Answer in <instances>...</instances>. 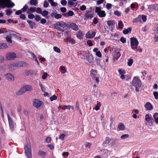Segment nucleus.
Returning a JSON list of instances; mask_svg holds the SVG:
<instances>
[{"label": "nucleus", "mask_w": 158, "mask_h": 158, "mask_svg": "<svg viewBox=\"0 0 158 158\" xmlns=\"http://www.w3.org/2000/svg\"><path fill=\"white\" fill-rule=\"evenodd\" d=\"M43 104V102L38 99H35L34 100L33 106L37 108L40 107Z\"/></svg>", "instance_id": "nucleus-9"}, {"label": "nucleus", "mask_w": 158, "mask_h": 158, "mask_svg": "<svg viewBox=\"0 0 158 158\" xmlns=\"http://www.w3.org/2000/svg\"><path fill=\"white\" fill-rule=\"evenodd\" d=\"M145 107L147 110H151L152 108V105L149 102H148L145 105Z\"/></svg>", "instance_id": "nucleus-28"}, {"label": "nucleus", "mask_w": 158, "mask_h": 158, "mask_svg": "<svg viewBox=\"0 0 158 158\" xmlns=\"http://www.w3.org/2000/svg\"><path fill=\"white\" fill-rule=\"evenodd\" d=\"M27 23L29 24L30 27L31 29H33L35 26V23L31 20H28L27 21Z\"/></svg>", "instance_id": "nucleus-19"}, {"label": "nucleus", "mask_w": 158, "mask_h": 158, "mask_svg": "<svg viewBox=\"0 0 158 158\" xmlns=\"http://www.w3.org/2000/svg\"><path fill=\"white\" fill-rule=\"evenodd\" d=\"M48 14V11L44 10L43 12H42L41 14L43 16H47Z\"/></svg>", "instance_id": "nucleus-40"}, {"label": "nucleus", "mask_w": 158, "mask_h": 158, "mask_svg": "<svg viewBox=\"0 0 158 158\" xmlns=\"http://www.w3.org/2000/svg\"><path fill=\"white\" fill-rule=\"evenodd\" d=\"M57 99V97L54 95L50 98V100L51 101H52L54 100H56Z\"/></svg>", "instance_id": "nucleus-43"}, {"label": "nucleus", "mask_w": 158, "mask_h": 158, "mask_svg": "<svg viewBox=\"0 0 158 158\" xmlns=\"http://www.w3.org/2000/svg\"><path fill=\"white\" fill-rule=\"evenodd\" d=\"M6 15H10L12 13L13 11L10 9H8L6 11Z\"/></svg>", "instance_id": "nucleus-41"}, {"label": "nucleus", "mask_w": 158, "mask_h": 158, "mask_svg": "<svg viewBox=\"0 0 158 158\" xmlns=\"http://www.w3.org/2000/svg\"><path fill=\"white\" fill-rule=\"evenodd\" d=\"M153 95L156 99H158V93L157 92H153Z\"/></svg>", "instance_id": "nucleus-62"}, {"label": "nucleus", "mask_w": 158, "mask_h": 158, "mask_svg": "<svg viewBox=\"0 0 158 158\" xmlns=\"http://www.w3.org/2000/svg\"><path fill=\"white\" fill-rule=\"evenodd\" d=\"M96 33L94 31H88L86 34V37L88 39H91L94 37Z\"/></svg>", "instance_id": "nucleus-13"}, {"label": "nucleus", "mask_w": 158, "mask_h": 158, "mask_svg": "<svg viewBox=\"0 0 158 158\" xmlns=\"http://www.w3.org/2000/svg\"><path fill=\"white\" fill-rule=\"evenodd\" d=\"M18 66V63H14L9 65V69L11 70H13L15 69V68Z\"/></svg>", "instance_id": "nucleus-24"}, {"label": "nucleus", "mask_w": 158, "mask_h": 158, "mask_svg": "<svg viewBox=\"0 0 158 158\" xmlns=\"http://www.w3.org/2000/svg\"><path fill=\"white\" fill-rule=\"evenodd\" d=\"M31 56L33 57V58L36 61V62L37 63L38 65H39L40 64L39 63L37 58L36 56L33 53L31 52Z\"/></svg>", "instance_id": "nucleus-33"}, {"label": "nucleus", "mask_w": 158, "mask_h": 158, "mask_svg": "<svg viewBox=\"0 0 158 158\" xmlns=\"http://www.w3.org/2000/svg\"><path fill=\"white\" fill-rule=\"evenodd\" d=\"M6 78L9 81H14V76L11 73H8L4 75Z\"/></svg>", "instance_id": "nucleus-11"}, {"label": "nucleus", "mask_w": 158, "mask_h": 158, "mask_svg": "<svg viewBox=\"0 0 158 158\" xmlns=\"http://www.w3.org/2000/svg\"><path fill=\"white\" fill-rule=\"evenodd\" d=\"M7 117L10 129L11 131H13L14 130V127L13 120L12 118L10 116L9 114H7Z\"/></svg>", "instance_id": "nucleus-8"}, {"label": "nucleus", "mask_w": 158, "mask_h": 158, "mask_svg": "<svg viewBox=\"0 0 158 158\" xmlns=\"http://www.w3.org/2000/svg\"><path fill=\"white\" fill-rule=\"evenodd\" d=\"M101 106V103L100 102H99V103H98L95 106V109L96 110H98L99 109L100 107Z\"/></svg>", "instance_id": "nucleus-42"}, {"label": "nucleus", "mask_w": 158, "mask_h": 158, "mask_svg": "<svg viewBox=\"0 0 158 158\" xmlns=\"http://www.w3.org/2000/svg\"><path fill=\"white\" fill-rule=\"evenodd\" d=\"M9 33L7 36L6 37V40H11L12 38L21 39L20 35L19 33L10 30H9Z\"/></svg>", "instance_id": "nucleus-3"}, {"label": "nucleus", "mask_w": 158, "mask_h": 158, "mask_svg": "<svg viewBox=\"0 0 158 158\" xmlns=\"http://www.w3.org/2000/svg\"><path fill=\"white\" fill-rule=\"evenodd\" d=\"M112 6V5L110 3H107L106 6V7L107 10L110 9Z\"/></svg>", "instance_id": "nucleus-53"}, {"label": "nucleus", "mask_w": 158, "mask_h": 158, "mask_svg": "<svg viewBox=\"0 0 158 158\" xmlns=\"http://www.w3.org/2000/svg\"><path fill=\"white\" fill-rule=\"evenodd\" d=\"M30 5L35 6L37 4V2L36 0H31L29 1Z\"/></svg>", "instance_id": "nucleus-32"}, {"label": "nucleus", "mask_w": 158, "mask_h": 158, "mask_svg": "<svg viewBox=\"0 0 158 158\" xmlns=\"http://www.w3.org/2000/svg\"><path fill=\"white\" fill-rule=\"evenodd\" d=\"M87 61L90 64L94 62V59L93 56L92 55H89L86 57Z\"/></svg>", "instance_id": "nucleus-16"}, {"label": "nucleus", "mask_w": 158, "mask_h": 158, "mask_svg": "<svg viewBox=\"0 0 158 158\" xmlns=\"http://www.w3.org/2000/svg\"><path fill=\"white\" fill-rule=\"evenodd\" d=\"M80 9L81 11L85 10L86 9V6L84 5H83L80 7Z\"/></svg>", "instance_id": "nucleus-59"}, {"label": "nucleus", "mask_w": 158, "mask_h": 158, "mask_svg": "<svg viewBox=\"0 0 158 158\" xmlns=\"http://www.w3.org/2000/svg\"><path fill=\"white\" fill-rule=\"evenodd\" d=\"M149 8H152L154 9L155 10H158V4H153L150 6Z\"/></svg>", "instance_id": "nucleus-27"}, {"label": "nucleus", "mask_w": 158, "mask_h": 158, "mask_svg": "<svg viewBox=\"0 0 158 158\" xmlns=\"http://www.w3.org/2000/svg\"><path fill=\"white\" fill-rule=\"evenodd\" d=\"M133 63V60L132 59H130L128 60L127 62L128 65L130 66L132 65Z\"/></svg>", "instance_id": "nucleus-45"}, {"label": "nucleus", "mask_w": 158, "mask_h": 158, "mask_svg": "<svg viewBox=\"0 0 158 158\" xmlns=\"http://www.w3.org/2000/svg\"><path fill=\"white\" fill-rule=\"evenodd\" d=\"M89 135L91 137L94 138L97 135V133L94 131H92L90 132Z\"/></svg>", "instance_id": "nucleus-36"}, {"label": "nucleus", "mask_w": 158, "mask_h": 158, "mask_svg": "<svg viewBox=\"0 0 158 158\" xmlns=\"http://www.w3.org/2000/svg\"><path fill=\"white\" fill-rule=\"evenodd\" d=\"M119 73L121 75H123L125 73V72L124 70L120 69L118 70Z\"/></svg>", "instance_id": "nucleus-58"}, {"label": "nucleus", "mask_w": 158, "mask_h": 158, "mask_svg": "<svg viewBox=\"0 0 158 158\" xmlns=\"http://www.w3.org/2000/svg\"><path fill=\"white\" fill-rule=\"evenodd\" d=\"M131 47L133 49L137 48L139 42L138 40H131Z\"/></svg>", "instance_id": "nucleus-12"}, {"label": "nucleus", "mask_w": 158, "mask_h": 158, "mask_svg": "<svg viewBox=\"0 0 158 158\" xmlns=\"http://www.w3.org/2000/svg\"><path fill=\"white\" fill-rule=\"evenodd\" d=\"M123 23L122 21H118V27L119 29H121L123 28Z\"/></svg>", "instance_id": "nucleus-39"}, {"label": "nucleus", "mask_w": 158, "mask_h": 158, "mask_svg": "<svg viewBox=\"0 0 158 158\" xmlns=\"http://www.w3.org/2000/svg\"><path fill=\"white\" fill-rule=\"evenodd\" d=\"M35 19L36 21H38L41 20V17L39 15H36L35 16Z\"/></svg>", "instance_id": "nucleus-54"}, {"label": "nucleus", "mask_w": 158, "mask_h": 158, "mask_svg": "<svg viewBox=\"0 0 158 158\" xmlns=\"http://www.w3.org/2000/svg\"><path fill=\"white\" fill-rule=\"evenodd\" d=\"M91 10H87L86 11V12L84 15V19H91L93 17V15L91 14Z\"/></svg>", "instance_id": "nucleus-10"}, {"label": "nucleus", "mask_w": 158, "mask_h": 158, "mask_svg": "<svg viewBox=\"0 0 158 158\" xmlns=\"http://www.w3.org/2000/svg\"><path fill=\"white\" fill-rule=\"evenodd\" d=\"M23 87L25 92L27 91H31L32 89L31 86L29 85H26L23 86Z\"/></svg>", "instance_id": "nucleus-21"}, {"label": "nucleus", "mask_w": 158, "mask_h": 158, "mask_svg": "<svg viewBox=\"0 0 158 158\" xmlns=\"http://www.w3.org/2000/svg\"><path fill=\"white\" fill-rule=\"evenodd\" d=\"M9 30L7 31L6 28H0V34H3L4 36H7L9 33Z\"/></svg>", "instance_id": "nucleus-15"}, {"label": "nucleus", "mask_w": 158, "mask_h": 158, "mask_svg": "<svg viewBox=\"0 0 158 158\" xmlns=\"http://www.w3.org/2000/svg\"><path fill=\"white\" fill-rule=\"evenodd\" d=\"M107 23L109 26L110 27L114 24V21L112 20H108L107 21Z\"/></svg>", "instance_id": "nucleus-30"}, {"label": "nucleus", "mask_w": 158, "mask_h": 158, "mask_svg": "<svg viewBox=\"0 0 158 158\" xmlns=\"http://www.w3.org/2000/svg\"><path fill=\"white\" fill-rule=\"evenodd\" d=\"M39 85L40 86V87L41 88V90L43 92H44L45 90V87L43 86V85L42 84L41 82H40L39 83Z\"/></svg>", "instance_id": "nucleus-46"}, {"label": "nucleus", "mask_w": 158, "mask_h": 158, "mask_svg": "<svg viewBox=\"0 0 158 158\" xmlns=\"http://www.w3.org/2000/svg\"><path fill=\"white\" fill-rule=\"evenodd\" d=\"M112 140V139H110L109 137H107L106 138L105 140L103 142L102 145L103 146H105L106 144H109Z\"/></svg>", "instance_id": "nucleus-22"}, {"label": "nucleus", "mask_w": 158, "mask_h": 158, "mask_svg": "<svg viewBox=\"0 0 158 158\" xmlns=\"http://www.w3.org/2000/svg\"><path fill=\"white\" fill-rule=\"evenodd\" d=\"M36 7H31L30 8V10L32 12V13L35 12L36 11Z\"/></svg>", "instance_id": "nucleus-50"}, {"label": "nucleus", "mask_w": 158, "mask_h": 158, "mask_svg": "<svg viewBox=\"0 0 158 158\" xmlns=\"http://www.w3.org/2000/svg\"><path fill=\"white\" fill-rule=\"evenodd\" d=\"M25 92L24 90L23 87L16 92V94L17 95H22Z\"/></svg>", "instance_id": "nucleus-20"}, {"label": "nucleus", "mask_w": 158, "mask_h": 158, "mask_svg": "<svg viewBox=\"0 0 158 158\" xmlns=\"http://www.w3.org/2000/svg\"><path fill=\"white\" fill-rule=\"evenodd\" d=\"M69 26L70 28L74 31H77L79 29L77 25L73 23H71Z\"/></svg>", "instance_id": "nucleus-14"}, {"label": "nucleus", "mask_w": 158, "mask_h": 158, "mask_svg": "<svg viewBox=\"0 0 158 158\" xmlns=\"http://www.w3.org/2000/svg\"><path fill=\"white\" fill-rule=\"evenodd\" d=\"M145 120L147 122H149L152 120V118L151 114H147L145 116Z\"/></svg>", "instance_id": "nucleus-23"}, {"label": "nucleus", "mask_w": 158, "mask_h": 158, "mask_svg": "<svg viewBox=\"0 0 158 158\" xmlns=\"http://www.w3.org/2000/svg\"><path fill=\"white\" fill-rule=\"evenodd\" d=\"M118 127L121 130H124V125L122 123H120L118 124Z\"/></svg>", "instance_id": "nucleus-34"}, {"label": "nucleus", "mask_w": 158, "mask_h": 158, "mask_svg": "<svg viewBox=\"0 0 158 158\" xmlns=\"http://www.w3.org/2000/svg\"><path fill=\"white\" fill-rule=\"evenodd\" d=\"M129 137V135L128 134H126L122 135L121 137V138L122 139H125Z\"/></svg>", "instance_id": "nucleus-44"}, {"label": "nucleus", "mask_w": 158, "mask_h": 158, "mask_svg": "<svg viewBox=\"0 0 158 158\" xmlns=\"http://www.w3.org/2000/svg\"><path fill=\"white\" fill-rule=\"evenodd\" d=\"M25 153L27 158H32V154L30 143H27L24 147Z\"/></svg>", "instance_id": "nucleus-4"}, {"label": "nucleus", "mask_w": 158, "mask_h": 158, "mask_svg": "<svg viewBox=\"0 0 158 158\" xmlns=\"http://www.w3.org/2000/svg\"><path fill=\"white\" fill-rule=\"evenodd\" d=\"M4 2L5 3H1L2 8H4L6 7L11 8H12L15 5L14 3L11 2V1L10 2L6 1Z\"/></svg>", "instance_id": "nucleus-7"}, {"label": "nucleus", "mask_w": 158, "mask_h": 158, "mask_svg": "<svg viewBox=\"0 0 158 158\" xmlns=\"http://www.w3.org/2000/svg\"><path fill=\"white\" fill-rule=\"evenodd\" d=\"M60 3L62 5L65 6L67 4V2L65 0H61Z\"/></svg>", "instance_id": "nucleus-51"}, {"label": "nucleus", "mask_w": 158, "mask_h": 158, "mask_svg": "<svg viewBox=\"0 0 158 158\" xmlns=\"http://www.w3.org/2000/svg\"><path fill=\"white\" fill-rule=\"evenodd\" d=\"M74 14L72 10H69L67 13H64L63 15L66 17H69V16H71Z\"/></svg>", "instance_id": "nucleus-18"}, {"label": "nucleus", "mask_w": 158, "mask_h": 158, "mask_svg": "<svg viewBox=\"0 0 158 158\" xmlns=\"http://www.w3.org/2000/svg\"><path fill=\"white\" fill-rule=\"evenodd\" d=\"M39 156L44 157L46 155V153L45 152L42 151H40L38 152Z\"/></svg>", "instance_id": "nucleus-35"}, {"label": "nucleus", "mask_w": 158, "mask_h": 158, "mask_svg": "<svg viewBox=\"0 0 158 158\" xmlns=\"http://www.w3.org/2000/svg\"><path fill=\"white\" fill-rule=\"evenodd\" d=\"M6 44L5 43H0V49H4L7 48Z\"/></svg>", "instance_id": "nucleus-31"}, {"label": "nucleus", "mask_w": 158, "mask_h": 158, "mask_svg": "<svg viewBox=\"0 0 158 158\" xmlns=\"http://www.w3.org/2000/svg\"><path fill=\"white\" fill-rule=\"evenodd\" d=\"M153 118L156 123L158 124V113H155L153 115Z\"/></svg>", "instance_id": "nucleus-29"}, {"label": "nucleus", "mask_w": 158, "mask_h": 158, "mask_svg": "<svg viewBox=\"0 0 158 158\" xmlns=\"http://www.w3.org/2000/svg\"><path fill=\"white\" fill-rule=\"evenodd\" d=\"M77 37L78 39H81L83 36L82 33L81 31L78 32L76 34Z\"/></svg>", "instance_id": "nucleus-37"}, {"label": "nucleus", "mask_w": 158, "mask_h": 158, "mask_svg": "<svg viewBox=\"0 0 158 158\" xmlns=\"http://www.w3.org/2000/svg\"><path fill=\"white\" fill-rule=\"evenodd\" d=\"M55 28L58 31L63 32L64 30L62 28H60V27L62 28L66 29L67 27V25L66 23L63 21H59L57 22L56 23L54 24Z\"/></svg>", "instance_id": "nucleus-1"}, {"label": "nucleus", "mask_w": 158, "mask_h": 158, "mask_svg": "<svg viewBox=\"0 0 158 158\" xmlns=\"http://www.w3.org/2000/svg\"><path fill=\"white\" fill-rule=\"evenodd\" d=\"M132 85L135 88V90L137 92L139 91V88L141 87L142 85L141 81L137 77H134L132 81Z\"/></svg>", "instance_id": "nucleus-2"}, {"label": "nucleus", "mask_w": 158, "mask_h": 158, "mask_svg": "<svg viewBox=\"0 0 158 158\" xmlns=\"http://www.w3.org/2000/svg\"><path fill=\"white\" fill-rule=\"evenodd\" d=\"M60 69L63 71L62 73H65L66 72V70H65V68L64 66H61L60 68Z\"/></svg>", "instance_id": "nucleus-60"}, {"label": "nucleus", "mask_w": 158, "mask_h": 158, "mask_svg": "<svg viewBox=\"0 0 158 158\" xmlns=\"http://www.w3.org/2000/svg\"><path fill=\"white\" fill-rule=\"evenodd\" d=\"M60 10L62 13H64L66 12L67 10L65 7H62L60 8Z\"/></svg>", "instance_id": "nucleus-64"}, {"label": "nucleus", "mask_w": 158, "mask_h": 158, "mask_svg": "<svg viewBox=\"0 0 158 158\" xmlns=\"http://www.w3.org/2000/svg\"><path fill=\"white\" fill-rule=\"evenodd\" d=\"M16 58V54L14 52H9L6 56V58L7 60H14Z\"/></svg>", "instance_id": "nucleus-6"}, {"label": "nucleus", "mask_w": 158, "mask_h": 158, "mask_svg": "<svg viewBox=\"0 0 158 158\" xmlns=\"http://www.w3.org/2000/svg\"><path fill=\"white\" fill-rule=\"evenodd\" d=\"M90 75L91 76L93 80H94L96 76L97 71L94 69H92L90 71Z\"/></svg>", "instance_id": "nucleus-17"}, {"label": "nucleus", "mask_w": 158, "mask_h": 158, "mask_svg": "<svg viewBox=\"0 0 158 158\" xmlns=\"http://www.w3.org/2000/svg\"><path fill=\"white\" fill-rule=\"evenodd\" d=\"M49 6L48 3L46 1H44L43 6L44 7L46 8L48 7Z\"/></svg>", "instance_id": "nucleus-52"}, {"label": "nucleus", "mask_w": 158, "mask_h": 158, "mask_svg": "<svg viewBox=\"0 0 158 158\" xmlns=\"http://www.w3.org/2000/svg\"><path fill=\"white\" fill-rule=\"evenodd\" d=\"M131 31V28L129 27L127 29H125L123 31V33L125 34H127L129 32H130Z\"/></svg>", "instance_id": "nucleus-26"}, {"label": "nucleus", "mask_w": 158, "mask_h": 158, "mask_svg": "<svg viewBox=\"0 0 158 158\" xmlns=\"http://www.w3.org/2000/svg\"><path fill=\"white\" fill-rule=\"evenodd\" d=\"M62 17V15L60 14H58L56 13L55 15V18L56 19L61 18Z\"/></svg>", "instance_id": "nucleus-47"}, {"label": "nucleus", "mask_w": 158, "mask_h": 158, "mask_svg": "<svg viewBox=\"0 0 158 158\" xmlns=\"http://www.w3.org/2000/svg\"><path fill=\"white\" fill-rule=\"evenodd\" d=\"M52 6L55 7L57 6L58 4L57 2H55L53 1L52 3L50 4Z\"/></svg>", "instance_id": "nucleus-61"}, {"label": "nucleus", "mask_w": 158, "mask_h": 158, "mask_svg": "<svg viewBox=\"0 0 158 158\" xmlns=\"http://www.w3.org/2000/svg\"><path fill=\"white\" fill-rule=\"evenodd\" d=\"M53 49L55 51L58 53H60V49L58 47H53Z\"/></svg>", "instance_id": "nucleus-49"}, {"label": "nucleus", "mask_w": 158, "mask_h": 158, "mask_svg": "<svg viewBox=\"0 0 158 158\" xmlns=\"http://www.w3.org/2000/svg\"><path fill=\"white\" fill-rule=\"evenodd\" d=\"M28 6L26 4L24 6H23V7L21 9L22 12H25L28 9Z\"/></svg>", "instance_id": "nucleus-38"}, {"label": "nucleus", "mask_w": 158, "mask_h": 158, "mask_svg": "<svg viewBox=\"0 0 158 158\" xmlns=\"http://www.w3.org/2000/svg\"><path fill=\"white\" fill-rule=\"evenodd\" d=\"M20 18L23 20H24L26 18L25 15L24 14H21L19 16Z\"/></svg>", "instance_id": "nucleus-63"}, {"label": "nucleus", "mask_w": 158, "mask_h": 158, "mask_svg": "<svg viewBox=\"0 0 158 158\" xmlns=\"http://www.w3.org/2000/svg\"><path fill=\"white\" fill-rule=\"evenodd\" d=\"M91 144L89 142H86L85 143V146L86 148H90L91 146Z\"/></svg>", "instance_id": "nucleus-56"}, {"label": "nucleus", "mask_w": 158, "mask_h": 158, "mask_svg": "<svg viewBox=\"0 0 158 158\" xmlns=\"http://www.w3.org/2000/svg\"><path fill=\"white\" fill-rule=\"evenodd\" d=\"M119 52H117L115 53L113 57V60L114 61H116L120 56V55H119Z\"/></svg>", "instance_id": "nucleus-25"}, {"label": "nucleus", "mask_w": 158, "mask_h": 158, "mask_svg": "<svg viewBox=\"0 0 158 158\" xmlns=\"http://www.w3.org/2000/svg\"><path fill=\"white\" fill-rule=\"evenodd\" d=\"M95 12L97 14L99 17L102 18L106 16V14L104 10H101V8L96 6L95 7Z\"/></svg>", "instance_id": "nucleus-5"}, {"label": "nucleus", "mask_w": 158, "mask_h": 158, "mask_svg": "<svg viewBox=\"0 0 158 158\" xmlns=\"http://www.w3.org/2000/svg\"><path fill=\"white\" fill-rule=\"evenodd\" d=\"M48 76V73H47L44 72L43 73V75L42 76V78L43 79H45Z\"/></svg>", "instance_id": "nucleus-57"}, {"label": "nucleus", "mask_w": 158, "mask_h": 158, "mask_svg": "<svg viewBox=\"0 0 158 158\" xmlns=\"http://www.w3.org/2000/svg\"><path fill=\"white\" fill-rule=\"evenodd\" d=\"M42 10L41 9L40 7L36 8V13L40 14H41L42 13Z\"/></svg>", "instance_id": "nucleus-48"}, {"label": "nucleus", "mask_w": 158, "mask_h": 158, "mask_svg": "<svg viewBox=\"0 0 158 158\" xmlns=\"http://www.w3.org/2000/svg\"><path fill=\"white\" fill-rule=\"evenodd\" d=\"M74 5V3L72 1L70 0L68 2V5L70 6L69 7H71L72 6Z\"/></svg>", "instance_id": "nucleus-55"}]
</instances>
